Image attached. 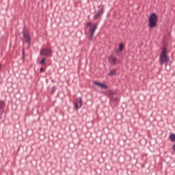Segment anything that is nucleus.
I'll return each mask as SVG.
<instances>
[{"label": "nucleus", "mask_w": 175, "mask_h": 175, "mask_svg": "<svg viewBox=\"0 0 175 175\" xmlns=\"http://www.w3.org/2000/svg\"><path fill=\"white\" fill-rule=\"evenodd\" d=\"M169 57L167 55L166 49L163 48L161 54L160 55L159 62L161 65H165V67L167 66L169 64Z\"/></svg>", "instance_id": "1"}, {"label": "nucleus", "mask_w": 175, "mask_h": 175, "mask_svg": "<svg viewBox=\"0 0 175 175\" xmlns=\"http://www.w3.org/2000/svg\"><path fill=\"white\" fill-rule=\"evenodd\" d=\"M157 23H158V15L153 13L149 17V28H155L157 27Z\"/></svg>", "instance_id": "2"}, {"label": "nucleus", "mask_w": 175, "mask_h": 175, "mask_svg": "<svg viewBox=\"0 0 175 175\" xmlns=\"http://www.w3.org/2000/svg\"><path fill=\"white\" fill-rule=\"evenodd\" d=\"M96 28H98V23H94L93 25L90 27L89 32H90V36L89 40H92L94 39V34L95 33V31H96Z\"/></svg>", "instance_id": "3"}, {"label": "nucleus", "mask_w": 175, "mask_h": 175, "mask_svg": "<svg viewBox=\"0 0 175 175\" xmlns=\"http://www.w3.org/2000/svg\"><path fill=\"white\" fill-rule=\"evenodd\" d=\"M23 38L29 46L31 44V36H29V33H28V30L26 28L23 29Z\"/></svg>", "instance_id": "4"}, {"label": "nucleus", "mask_w": 175, "mask_h": 175, "mask_svg": "<svg viewBox=\"0 0 175 175\" xmlns=\"http://www.w3.org/2000/svg\"><path fill=\"white\" fill-rule=\"evenodd\" d=\"M40 55H44L45 57H51V50L49 49H42L40 53Z\"/></svg>", "instance_id": "5"}, {"label": "nucleus", "mask_w": 175, "mask_h": 175, "mask_svg": "<svg viewBox=\"0 0 175 175\" xmlns=\"http://www.w3.org/2000/svg\"><path fill=\"white\" fill-rule=\"evenodd\" d=\"M100 8V10L97 12L96 14L94 16V20H96V18H99L102 14H103V10H105V5H100L98 6Z\"/></svg>", "instance_id": "6"}, {"label": "nucleus", "mask_w": 175, "mask_h": 175, "mask_svg": "<svg viewBox=\"0 0 175 175\" xmlns=\"http://www.w3.org/2000/svg\"><path fill=\"white\" fill-rule=\"evenodd\" d=\"M110 95H111V99L112 100L118 102V94H117V92H116V91L111 92Z\"/></svg>", "instance_id": "7"}, {"label": "nucleus", "mask_w": 175, "mask_h": 175, "mask_svg": "<svg viewBox=\"0 0 175 175\" xmlns=\"http://www.w3.org/2000/svg\"><path fill=\"white\" fill-rule=\"evenodd\" d=\"M94 84H95L96 85H98V87H100V88H103L104 90H107V88H109V87H107L106 84L103 83L98 82L96 81H94Z\"/></svg>", "instance_id": "8"}, {"label": "nucleus", "mask_w": 175, "mask_h": 175, "mask_svg": "<svg viewBox=\"0 0 175 175\" xmlns=\"http://www.w3.org/2000/svg\"><path fill=\"white\" fill-rule=\"evenodd\" d=\"M75 106L76 109H80V107L83 106V100L81 99V98H79L77 100Z\"/></svg>", "instance_id": "9"}, {"label": "nucleus", "mask_w": 175, "mask_h": 175, "mask_svg": "<svg viewBox=\"0 0 175 175\" xmlns=\"http://www.w3.org/2000/svg\"><path fill=\"white\" fill-rule=\"evenodd\" d=\"M108 60L112 65H116V64H117V57L114 56H109L108 57Z\"/></svg>", "instance_id": "10"}, {"label": "nucleus", "mask_w": 175, "mask_h": 175, "mask_svg": "<svg viewBox=\"0 0 175 175\" xmlns=\"http://www.w3.org/2000/svg\"><path fill=\"white\" fill-rule=\"evenodd\" d=\"M3 107H5V102L0 101V118L1 115L3 113Z\"/></svg>", "instance_id": "11"}, {"label": "nucleus", "mask_w": 175, "mask_h": 175, "mask_svg": "<svg viewBox=\"0 0 175 175\" xmlns=\"http://www.w3.org/2000/svg\"><path fill=\"white\" fill-rule=\"evenodd\" d=\"M170 140L171 142H175V134L170 135Z\"/></svg>", "instance_id": "12"}, {"label": "nucleus", "mask_w": 175, "mask_h": 175, "mask_svg": "<svg viewBox=\"0 0 175 175\" xmlns=\"http://www.w3.org/2000/svg\"><path fill=\"white\" fill-rule=\"evenodd\" d=\"M41 65H46V57L42 58L40 61Z\"/></svg>", "instance_id": "13"}, {"label": "nucleus", "mask_w": 175, "mask_h": 175, "mask_svg": "<svg viewBox=\"0 0 175 175\" xmlns=\"http://www.w3.org/2000/svg\"><path fill=\"white\" fill-rule=\"evenodd\" d=\"M116 75V70H112L109 72V76H114Z\"/></svg>", "instance_id": "14"}, {"label": "nucleus", "mask_w": 175, "mask_h": 175, "mask_svg": "<svg viewBox=\"0 0 175 175\" xmlns=\"http://www.w3.org/2000/svg\"><path fill=\"white\" fill-rule=\"evenodd\" d=\"M123 49H124V44H120L119 46V51H122Z\"/></svg>", "instance_id": "15"}, {"label": "nucleus", "mask_w": 175, "mask_h": 175, "mask_svg": "<svg viewBox=\"0 0 175 175\" xmlns=\"http://www.w3.org/2000/svg\"><path fill=\"white\" fill-rule=\"evenodd\" d=\"M22 58L23 59L25 58V51L24 49H23V52H22Z\"/></svg>", "instance_id": "16"}, {"label": "nucleus", "mask_w": 175, "mask_h": 175, "mask_svg": "<svg viewBox=\"0 0 175 175\" xmlns=\"http://www.w3.org/2000/svg\"><path fill=\"white\" fill-rule=\"evenodd\" d=\"M55 87H53L52 88H51V92H52V94H54V92H55Z\"/></svg>", "instance_id": "17"}, {"label": "nucleus", "mask_w": 175, "mask_h": 175, "mask_svg": "<svg viewBox=\"0 0 175 175\" xmlns=\"http://www.w3.org/2000/svg\"><path fill=\"white\" fill-rule=\"evenodd\" d=\"M92 25V23L91 22H88L86 25V27H91Z\"/></svg>", "instance_id": "18"}, {"label": "nucleus", "mask_w": 175, "mask_h": 175, "mask_svg": "<svg viewBox=\"0 0 175 175\" xmlns=\"http://www.w3.org/2000/svg\"><path fill=\"white\" fill-rule=\"evenodd\" d=\"M40 71L42 72H44V69L43 68H41Z\"/></svg>", "instance_id": "19"}, {"label": "nucleus", "mask_w": 175, "mask_h": 175, "mask_svg": "<svg viewBox=\"0 0 175 175\" xmlns=\"http://www.w3.org/2000/svg\"><path fill=\"white\" fill-rule=\"evenodd\" d=\"M173 150L175 151V144L173 146Z\"/></svg>", "instance_id": "20"}, {"label": "nucleus", "mask_w": 175, "mask_h": 175, "mask_svg": "<svg viewBox=\"0 0 175 175\" xmlns=\"http://www.w3.org/2000/svg\"><path fill=\"white\" fill-rule=\"evenodd\" d=\"M2 68V66L1 65H0V69Z\"/></svg>", "instance_id": "21"}]
</instances>
